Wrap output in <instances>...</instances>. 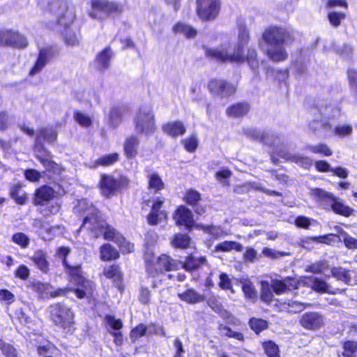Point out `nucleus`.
I'll list each match as a JSON object with an SVG mask.
<instances>
[{
    "label": "nucleus",
    "mask_w": 357,
    "mask_h": 357,
    "mask_svg": "<svg viewBox=\"0 0 357 357\" xmlns=\"http://www.w3.org/2000/svg\"><path fill=\"white\" fill-rule=\"evenodd\" d=\"M268 47L266 54L270 59L279 62L287 59L288 54L284 45H291L295 40L294 32L280 26H271L262 35Z\"/></svg>",
    "instance_id": "1"
},
{
    "label": "nucleus",
    "mask_w": 357,
    "mask_h": 357,
    "mask_svg": "<svg viewBox=\"0 0 357 357\" xmlns=\"http://www.w3.org/2000/svg\"><path fill=\"white\" fill-rule=\"evenodd\" d=\"M70 250L67 247H60L56 251V256L63 261V264L69 269L70 282L77 285L76 289L69 288H59L55 291L48 292L52 298L66 295L68 291H74L79 298H83L88 294H91L93 291V283L91 281L85 279L81 275L79 265L71 266L69 264L66 257L69 255Z\"/></svg>",
    "instance_id": "2"
},
{
    "label": "nucleus",
    "mask_w": 357,
    "mask_h": 357,
    "mask_svg": "<svg viewBox=\"0 0 357 357\" xmlns=\"http://www.w3.org/2000/svg\"><path fill=\"white\" fill-rule=\"evenodd\" d=\"M93 222L89 218L83 220L80 229H86L91 232L94 238L103 235L105 239L116 243L123 252H130L133 250V244L128 242L114 227L107 225L100 218L93 217Z\"/></svg>",
    "instance_id": "3"
},
{
    "label": "nucleus",
    "mask_w": 357,
    "mask_h": 357,
    "mask_svg": "<svg viewBox=\"0 0 357 357\" xmlns=\"http://www.w3.org/2000/svg\"><path fill=\"white\" fill-rule=\"evenodd\" d=\"M313 119L310 121L309 128L315 134L321 136L328 135L331 130L328 121L335 116L338 110L336 107L323 100L311 108Z\"/></svg>",
    "instance_id": "4"
},
{
    "label": "nucleus",
    "mask_w": 357,
    "mask_h": 357,
    "mask_svg": "<svg viewBox=\"0 0 357 357\" xmlns=\"http://www.w3.org/2000/svg\"><path fill=\"white\" fill-rule=\"evenodd\" d=\"M206 54L217 61L231 62H243L245 60L241 46L229 45L221 49H206Z\"/></svg>",
    "instance_id": "5"
},
{
    "label": "nucleus",
    "mask_w": 357,
    "mask_h": 357,
    "mask_svg": "<svg viewBox=\"0 0 357 357\" xmlns=\"http://www.w3.org/2000/svg\"><path fill=\"white\" fill-rule=\"evenodd\" d=\"M135 130L137 133L149 135L155 131L154 115L148 107H142L136 112L134 119Z\"/></svg>",
    "instance_id": "6"
},
{
    "label": "nucleus",
    "mask_w": 357,
    "mask_h": 357,
    "mask_svg": "<svg viewBox=\"0 0 357 357\" xmlns=\"http://www.w3.org/2000/svg\"><path fill=\"white\" fill-rule=\"evenodd\" d=\"M92 10L89 16L93 19H103L109 14H120L123 12V6L115 1L108 0H91Z\"/></svg>",
    "instance_id": "7"
},
{
    "label": "nucleus",
    "mask_w": 357,
    "mask_h": 357,
    "mask_svg": "<svg viewBox=\"0 0 357 357\" xmlns=\"http://www.w3.org/2000/svg\"><path fill=\"white\" fill-rule=\"evenodd\" d=\"M50 309L51 319L56 325L66 328L73 323V313L66 305L56 303L51 305Z\"/></svg>",
    "instance_id": "8"
},
{
    "label": "nucleus",
    "mask_w": 357,
    "mask_h": 357,
    "mask_svg": "<svg viewBox=\"0 0 357 357\" xmlns=\"http://www.w3.org/2000/svg\"><path fill=\"white\" fill-rule=\"evenodd\" d=\"M197 14L202 20H213L220 10V0H197Z\"/></svg>",
    "instance_id": "9"
},
{
    "label": "nucleus",
    "mask_w": 357,
    "mask_h": 357,
    "mask_svg": "<svg viewBox=\"0 0 357 357\" xmlns=\"http://www.w3.org/2000/svg\"><path fill=\"white\" fill-rule=\"evenodd\" d=\"M57 139V132L52 127H43L40 128L36 133L35 142V149L39 153L44 152L48 158L51 157V153L43 146L42 140H45L49 144H53Z\"/></svg>",
    "instance_id": "10"
},
{
    "label": "nucleus",
    "mask_w": 357,
    "mask_h": 357,
    "mask_svg": "<svg viewBox=\"0 0 357 357\" xmlns=\"http://www.w3.org/2000/svg\"><path fill=\"white\" fill-rule=\"evenodd\" d=\"M210 91L220 97H227L233 95L236 91V87L222 79H212L208 83Z\"/></svg>",
    "instance_id": "11"
},
{
    "label": "nucleus",
    "mask_w": 357,
    "mask_h": 357,
    "mask_svg": "<svg viewBox=\"0 0 357 357\" xmlns=\"http://www.w3.org/2000/svg\"><path fill=\"white\" fill-rule=\"evenodd\" d=\"M21 41L22 36L19 31L13 29L0 30V46L20 48Z\"/></svg>",
    "instance_id": "12"
},
{
    "label": "nucleus",
    "mask_w": 357,
    "mask_h": 357,
    "mask_svg": "<svg viewBox=\"0 0 357 357\" xmlns=\"http://www.w3.org/2000/svg\"><path fill=\"white\" fill-rule=\"evenodd\" d=\"M301 325L308 330H317L324 324V317L317 312H306L303 314L300 320Z\"/></svg>",
    "instance_id": "13"
},
{
    "label": "nucleus",
    "mask_w": 357,
    "mask_h": 357,
    "mask_svg": "<svg viewBox=\"0 0 357 357\" xmlns=\"http://www.w3.org/2000/svg\"><path fill=\"white\" fill-rule=\"evenodd\" d=\"M155 259L156 262L153 268V273L174 271L180 266V262L166 255H162Z\"/></svg>",
    "instance_id": "14"
},
{
    "label": "nucleus",
    "mask_w": 357,
    "mask_h": 357,
    "mask_svg": "<svg viewBox=\"0 0 357 357\" xmlns=\"http://www.w3.org/2000/svg\"><path fill=\"white\" fill-rule=\"evenodd\" d=\"M275 151L280 158L295 162L304 168H309L312 164V160L307 156L301 154H293L278 149Z\"/></svg>",
    "instance_id": "15"
},
{
    "label": "nucleus",
    "mask_w": 357,
    "mask_h": 357,
    "mask_svg": "<svg viewBox=\"0 0 357 357\" xmlns=\"http://www.w3.org/2000/svg\"><path fill=\"white\" fill-rule=\"evenodd\" d=\"M52 56V50L46 47L40 50L37 61L34 66L29 71V75L30 77L35 76L39 74L45 68L49 60Z\"/></svg>",
    "instance_id": "16"
},
{
    "label": "nucleus",
    "mask_w": 357,
    "mask_h": 357,
    "mask_svg": "<svg viewBox=\"0 0 357 357\" xmlns=\"http://www.w3.org/2000/svg\"><path fill=\"white\" fill-rule=\"evenodd\" d=\"M312 288L314 291L319 293H327L331 295H336L344 292V289L333 287L322 279L314 278L312 283Z\"/></svg>",
    "instance_id": "17"
},
{
    "label": "nucleus",
    "mask_w": 357,
    "mask_h": 357,
    "mask_svg": "<svg viewBox=\"0 0 357 357\" xmlns=\"http://www.w3.org/2000/svg\"><path fill=\"white\" fill-rule=\"evenodd\" d=\"M100 187L101 193L106 197L114 195L118 190L116 180L108 175L102 176Z\"/></svg>",
    "instance_id": "18"
},
{
    "label": "nucleus",
    "mask_w": 357,
    "mask_h": 357,
    "mask_svg": "<svg viewBox=\"0 0 357 357\" xmlns=\"http://www.w3.org/2000/svg\"><path fill=\"white\" fill-rule=\"evenodd\" d=\"M245 135L255 140H259L266 145H274L275 139H273L274 135L269 132H261L257 129L246 128L244 129Z\"/></svg>",
    "instance_id": "19"
},
{
    "label": "nucleus",
    "mask_w": 357,
    "mask_h": 357,
    "mask_svg": "<svg viewBox=\"0 0 357 357\" xmlns=\"http://www.w3.org/2000/svg\"><path fill=\"white\" fill-rule=\"evenodd\" d=\"M174 219L177 225H184L187 228L191 227L194 223L191 211L183 206L176 210Z\"/></svg>",
    "instance_id": "20"
},
{
    "label": "nucleus",
    "mask_w": 357,
    "mask_h": 357,
    "mask_svg": "<svg viewBox=\"0 0 357 357\" xmlns=\"http://www.w3.org/2000/svg\"><path fill=\"white\" fill-rule=\"evenodd\" d=\"M179 299L188 304L192 305L204 302L206 297L192 288H188L183 292H178L177 294Z\"/></svg>",
    "instance_id": "21"
},
{
    "label": "nucleus",
    "mask_w": 357,
    "mask_h": 357,
    "mask_svg": "<svg viewBox=\"0 0 357 357\" xmlns=\"http://www.w3.org/2000/svg\"><path fill=\"white\" fill-rule=\"evenodd\" d=\"M48 8L56 16L57 23L63 24L62 18L68 10L66 3L63 0H52L48 3Z\"/></svg>",
    "instance_id": "22"
},
{
    "label": "nucleus",
    "mask_w": 357,
    "mask_h": 357,
    "mask_svg": "<svg viewBox=\"0 0 357 357\" xmlns=\"http://www.w3.org/2000/svg\"><path fill=\"white\" fill-rule=\"evenodd\" d=\"M113 56V52L109 47H105L96 56V63L97 69L100 72L105 71L109 66L110 60Z\"/></svg>",
    "instance_id": "23"
},
{
    "label": "nucleus",
    "mask_w": 357,
    "mask_h": 357,
    "mask_svg": "<svg viewBox=\"0 0 357 357\" xmlns=\"http://www.w3.org/2000/svg\"><path fill=\"white\" fill-rule=\"evenodd\" d=\"M77 210L78 212L83 213L86 215L84 220L89 218L92 222H93L92 220L93 217L100 218L97 208H96L87 199H83L80 200L77 206Z\"/></svg>",
    "instance_id": "24"
},
{
    "label": "nucleus",
    "mask_w": 357,
    "mask_h": 357,
    "mask_svg": "<svg viewBox=\"0 0 357 357\" xmlns=\"http://www.w3.org/2000/svg\"><path fill=\"white\" fill-rule=\"evenodd\" d=\"M250 107L248 103L245 102H237L229 107L226 110V114L229 117L238 118L248 113Z\"/></svg>",
    "instance_id": "25"
},
{
    "label": "nucleus",
    "mask_w": 357,
    "mask_h": 357,
    "mask_svg": "<svg viewBox=\"0 0 357 357\" xmlns=\"http://www.w3.org/2000/svg\"><path fill=\"white\" fill-rule=\"evenodd\" d=\"M162 130L165 133L174 137L183 135L186 131L184 124L180 121L168 122L163 126Z\"/></svg>",
    "instance_id": "26"
},
{
    "label": "nucleus",
    "mask_w": 357,
    "mask_h": 357,
    "mask_svg": "<svg viewBox=\"0 0 357 357\" xmlns=\"http://www.w3.org/2000/svg\"><path fill=\"white\" fill-rule=\"evenodd\" d=\"M54 197V190L49 186H43L36 192L35 203L44 205Z\"/></svg>",
    "instance_id": "27"
},
{
    "label": "nucleus",
    "mask_w": 357,
    "mask_h": 357,
    "mask_svg": "<svg viewBox=\"0 0 357 357\" xmlns=\"http://www.w3.org/2000/svg\"><path fill=\"white\" fill-rule=\"evenodd\" d=\"M162 203L163 200L160 199L156 200L153 203L151 212L147 218L150 225H157L162 218H165L166 214L162 211H159Z\"/></svg>",
    "instance_id": "28"
},
{
    "label": "nucleus",
    "mask_w": 357,
    "mask_h": 357,
    "mask_svg": "<svg viewBox=\"0 0 357 357\" xmlns=\"http://www.w3.org/2000/svg\"><path fill=\"white\" fill-rule=\"evenodd\" d=\"M281 310H287L290 313H298L303 310L310 304L300 302L296 300H288L284 303H280Z\"/></svg>",
    "instance_id": "29"
},
{
    "label": "nucleus",
    "mask_w": 357,
    "mask_h": 357,
    "mask_svg": "<svg viewBox=\"0 0 357 357\" xmlns=\"http://www.w3.org/2000/svg\"><path fill=\"white\" fill-rule=\"evenodd\" d=\"M206 259L204 257L197 258L194 256H189L185 262H180V266L188 271H192L197 269L201 265L206 264Z\"/></svg>",
    "instance_id": "30"
},
{
    "label": "nucleus",
    "mask_w": 357,
    "mask_h": 357,
    "mask_svg": "<svg viewBox=\"0 0 357 357\" xmlns=\"http://www.w3.org/2000/svg\"><path fill=\"white\" fill-rule=\"evenodd\" d=\"M331 207L335 213L345 217L350 216L354 212L351 208L345 205L342 200L337 197H335L334 200L331 204Z\"/></svg>",
    "instance_id": "31"
},
{
    "label": "nucleus",
    "mask_w": 357,
    "mask_h": 357,
    "mask_svg": "<svg viewBox=\"0 0 357 357\" xmlns=\"http://www.w3.org/2000/svg\"><path fill=\"white\" fill-rule=\"evenodd\" d=\"M139 139L135 136H131L126 139L124 143V152L127 158H132L137 153V147Z\"/></svg>",
    "instance_id": "32"
},
{
    "label": "nucleus",
    "mask_w": 357,
    "mask_h": 357,
    "mask_svg": "<svg viewBox=\"0 0 357 357\" xmlns=\"http://www.w3.org/2000/svg\"><path fill=\"white\" fill-rule=\"evenodd\" d=\"M174 33L183 34L188 38H193L197 36V31L192 26L182 22H178L172 29Z\"/></svg>",
    "instance_id": "33"
},
{
    "label": "nucleus",
    "mask_w": 357,
    "mask_h": 357,
    "mask_svg": "<svg viewBox=\"0 0 357 357\" xmlns=\"http://www.w3.org/2000/svg\"><path fill=\"white\" fill-rule=\"evenodd\" d=\"M243 249V245L236 241H225L215 245V250L217 252H230L235 250L237 252H241Z\"/></svg>",
    "instance_id": "34"
},
{
    "label": "nucleus",
    "mask_w": 357,
    "mask_h": 357,
    "mask_svg": "<svg viewBox=\"0 0 357 357\" xmlns=\"http://www.w3.org/2000/svg\"><path fill=\"white\" fill-rule=\"evenodd\" d=\"M31 259L42 271L46 273L49 270V263L47 261L45 254L43 251L38 250L36 252L33 256L31 257Z\"/></svg>",
    "instance_id": "35"
},
{
    "label": "nucleus",
    "mask_w": 357,
    "mask_h": 357,
    "mask_svg": "<svg viewBox=\"0 0 357 357\" xmlns=\"http://www.w3.org/2000/svg\"><path fill=\"white\" fill-rule=\"evenodd\" d=\"M311 195L318 199L319 201L325 202L331 205L334 200L335 196L331 192L324 190L321 188H314L311 190Z\"/></svg>",
    "instance_id": "36"
},
{
    "label": "nucleus",
    "mask_w": 357,
    "mask_h": 357,
    "mask_svg": "<svg viewBox=\"0 0 357 357\" xmlns=\"http://www.w3.org/2000/svg\"><path fill=\"white\" fill-rule=\"evenodd\" d=\"M100 258L103 261H108L117 259L119 257V252L109 244H104L100 249Z\"/></svg>",
    "instance_id": "37"
},
{
    "label": "nucleus",
    "mask_w": 357,
    "mask_h": 357,
    "mask_svg": "<svg viewBox=\"0 0 357 357\" xmlns=\"http://www.w3.org/2000/svg\"><path fill=\"white\" fill-rule=\"evenodd\" d=\"M103 273L107 278L113 279L116 285H119L121 282V273L119 266L112 265L107 266L104 268Z\"/></svg>",
    "instance_id": "38"
},
{
    "label": "nucleus",
    "mask_w": 357,
    "mask_h": 357,
    "mask_svg": "<svg viewBox=\"0 0 357 357\" xmlns=\"http://www.w3.org/2000/svg\"><path fill=\"white\" fill-rule=\"evenodd\" d=\"M332 276L339 281L349 284L351 282V275L349 271H347L342 267H333L331 269Z\"/></svg>",
    "instance_id": "39"
},
{
    "label": "nucleus",
    "mask_w": 357,
    "mask_h": 357,
    "mask_svg": "<svg viewBox=\"0 0 357 357\" xmlns=\"http://www.w3.org/2000/svg\"><path fill=\"white\" fill-rule=\"evenodd\" d=\"M147 177L149 179V189L157 192L164 188V183L158 174L151 173Z\"/></svg>",
    "instance_id": "40"
},
{
    "label": "nucleus",
    "mask_w": 357,
    "mask_h": 357,
    "mask_svg": "<svg viewBox=\"0 0 357 357\" xmlns=\"http://www.w3.org/2000/svg\"><path fill=\"white\" fill-rule=\"evenodd\" d=\"M218 328L220 331L221 335H225L228 337H233L234 339L241 341L243 340L244 339L243 333L240 332L234 331L229 327L222 324H219Z\"/></svg>",
    "instance_id": "41"
},
{
    "label": "nucleus",
    "mask_w": 357,
    "mask_h": 357,
    "mask_svg": "<svg viewBox=\"0 0 357 357\" xmlns=\"http://www.w3.org/2000/svg\"><path fill=\"white\" fill-rule=\"evenodd\" d=\"M190 241V238L188 235L178 234L174 236L171 243L175 248H186L189 246Z\"/></svg>",
    "instance_id": "42"
},
{
    "label": "nucleus",
    "mask_w": 357,
    "mask_h": 357,
    "mask_svg": "<svg viewBox=\"0 0 357 357\" xmlns=\"http://www.w3.org/2000/svg\"><path fill=\"white\" fill-rule=\"evenodd\" d=\"M329 266L327 261L321 260L316 261L306 267V271L313 273H324V271L328 269Z\"/></svg>",
    "instance_id": "43"
},
{
    "label": "nucleus",
    "mask_w": 357,
    "mask_h": 357,
    "mask_svg": "<svg viewBox=\"0 0 357 357\" xmlns=\"http://www.w3.org/2000/svg\"><path fill=\"white\" fill-rule=\"evenodd\" d=\"M73 117L76 122L82 127L88 128L92 124L91 118L88 114L80 111L75 112Z\"/></svg>",
    "instance_id": "44"
},
{
    "label": "nucleus",
    "mask_w": 357,
    "mask_h": 357,
    "mask_svg": "<svg viewBox=\"0 0 357 357\" xmlns=\"http://www.w3.org/2000/svg\"><path fill=\"white\" fill-rule=\"evenodd\" d=\"M249 325L256 333H259L268 327V323L266 320L255 317L250 319Z\"/></svg>",
    "instance_id": "45"
},
{
    "label": "nucleus",
    "mask_w": 357,
    "mask_h": 357,
    "mask_svg": "<svg viewBox=\"0 0 357 357\" xmlns=\"http://www.w3.org/2000/svg\"><path fill=\"white\" fill-rule=\"evenodd\" d=\"M119 160V154L116 153L103 155L96 161V166H109Z\"/></svg>",
    "instance_id": "46"
},
{
    "label": "nucleus",
    "mask_w": 357,
    "mask_h": 357,
    "mask_svg": "<svg viewBox=\"0 0 357 357\" xmlns=\"http://www.w3.org/2000/svg\"><path fill=\"white\" fill-rule=\"evenodd\" d=\"M15 119L6 112H0V131H4L10 128L15 123Z\"/></svg>",
    "instance_id": "47"
},
{
    "label": "nucleus",
    "mask_w": 357,
    "mask_h": 357,
    "mask_svg": "<svg viewBox=\"0 0 357 357\" xmlns=\"http://www.w3.org/2000/svg\"><path fill=\"white\" fill-rule=\"evenodd\" d=\"M272 291L273 290L271 285H270L268 282H262L261 294V300L266 303L271 302L273 298V294Z\"/></svg>",
    "instance_id": "48"
},
{
    "label": "nucleus",
    "mask_w": 357,
    "mask_h": 357,
    "mask_svg": "<svg viewBox=\"0 0 357 357\" xmlns=\"http://www.w3.org/2000/svg\"><path fill=\"white\" fill-rule=\"evenodd\" d=\"M263 347L266 354L268 357H280L279 348L273 342L268 341L264 342Z\"/></svg>",
    "instance_id": "49"
},
{
    "label": "nucleus",
    "mask_w": 357,
    "mask_h": 357,
    "mask_svg": "<svg viewBox=\"0 0 357 357\" xmlns=\"http://www.w3.org/2000/svg\"><path fill=\"white\" fill-rule=\"evenodd\" d=\"M238 43L237 46H241V50L243 52L244 47L247 45L249 40V33L245 26L240 25L238 28Z\"/></svg>",
    "instance_id": "50"
},
{
    "label": "nucleus",
    "mask_w": 357,
    "mask_h": 357,
    "mask_svg": "<svg viewBox=\"0 0 357 357\" xmlns=\"http://www.w3.org/2000/svg\"><path fill=\"white\" fill-rule=\"evenodd\" d=\"M332 236V235L328 236H320L317 237H306L305 238L301 239L300 241V245L305 248H307V245L310 242H316L320 243H328V241Z\"/></svg>",
    "instance_id": "51"
},
{
    "label": "nucleus",
    "mask_w": 357,
    "mask_h": 357,
    "mask_svg": "<svg viewBox=\"0 0 357 357\" xmlns=\"http://www.w3.org/2000/svg\"><path fill=\"white\" fill-rule=\"evenodd\" d=\"M307 149L314 153H321L325 156H330L333 152L330 148L325 144H319L318 145H309Z\"/></svg>",
    "instance_id": "52"
},
{
    "label": "nucleus",
    "mask_w": 357,
    "mask_h": 357,
    "mask_svg": "<svg viewBox=\"0 0 357 357\" xmlns=\"http://www.w3.org/2000/svg\"><path fill=\"white\" fill-rule=\"evenodd\" d=\"M204 233L211 235L213 237L218 238L226 235V233L221 227L210 225L203 226Z\"/></svg>",
    "instance_id": "53"
},
{
    "label": "nucleus",
    "mask_w": 357,
    "mask_h": 357,
    "mask_svg": "<svg viewBox=\"0 0 357 357\" xmlns=\"http://www.w3.org/2000/svg\"><path fill=\"white\" fill-rule=\"evenodd\" d=\"M65 42L71 46H75L79 43V37L70 28L66 29L64 33Z\"/></svg>",
    "instance_id": "54"
},
{
    "label": "nucleus",
    "mask_w": 357,
    "mask_h": 357,
    "mask_svg": "<svg viewBox=\"0 0 357 357\" xmlns=\"http://www.w3.org/2000/svg\"><path fill=\"white\" fill-rule=\"evenodd\" d=\"M219 279L218 286L220 289L223 290H230L231 292H234L231 280L227 273H221L219 275Z\"/></svg>",
    "instance_id": "55"
},
{
    "label": "nucleus",
    "mask_w": 357,
    "mask_h": 357,
    "mask_svg": "<svg viewBox=\"0 0 357 357\" xmlns=\"http://www.w3.org/2000/svg\"><path fill=\"white\" fill-rule=\"evenodd\" d=\"M41 155H37V158L40 162L43 165L47 171L54 172L58 169V165L54 161L50 158H45L44 156H47L44 152Z\"/></svg>",
    "instance_id": "56"
},
{
    "label": "nucleus",
    "mask_w": 357,
    "mask_h": 357,
    "mask_svg": "<svg viewBox=\"0 0 357 357\" xmlns=\"http://www.w3.org/2000/svg\"><path fill=\"white\" fill-rule=\"evenodd\" d=\"M185 199L188 204L195 206L198 204L199 201L201 199V195L197 191L190 190L186 192Z\"/></svg>",
    "instance_id": "57"
},
{
    "label": "nucleus",
    "mask_w": 357,
    "mask_h": 357,
    "mask_svg": "<svg viewBox=\"0 0 357 357\" xmlns=\"http://www.w3.org/2000/svg\"><path fill=\"white\" fill-rule=\"evenodd\" d=\"M158 257H155L152 252L146 251L144 254V260L146 263V268L149 273L153 275V268Z\"/></svg>",
    "instance_id": "58"
},
{
    "label": "nucleus",
    "mask_w": 357,
    "mask_h": 357,
    "mask_svg": "<svg viewBox=\"0 0 357 357\" xmlns=\"http://www.w3.org/2000/svg\"><path fill=\"white\" fill-rule=\"evenodd\" d=\"M347 74L349 86L351 91L357 96V70L349 69Z\"/></svg>",
    "instance_id": "59"
},
{
    "label": "nucleus",
    "mask_w": 357,
    "mask_h": 357,
    "mask_svg": "<svg viewBox=\"0 0 357 357\" xmlns=\"http://www.w3.org/2000/svg\"><path fill=\"white\" fill-rule=\"evenodd\" d=\"M218 314L229 324L237 325L238 323V320L234 317V316L231 312L225 309H220L218 311Z\"/></svg>",
    "instance_id": "60"
},
{
    "label": "nucleus",
    "mask_w": 357,
    "mask_h": 357,
    "mask_svg": "<svg viewBox=\"0 0 357 357\" xmlns=\"http://www.w3.org/2000/svg\"><path fill=\"white\" fill-rule=\"evenodd\" d=\"M353 132L351 125L337 126L334 129V133L340 137L350 135Z\"/></svg>",
    "instance_id": "61"
},
{
    "label": "nucleus",
    "mask_w": 357,
    "mask_h": 357,
    "mask_svg": "<svg viewBox=\"0 0 357 357\" xmlns=\"http://www.w3.org/2000/svg\"><path fill=\"white\" fill-rule=\"evenodd\" d=\"M343 356L351 357L357 349V342L354 341H347L344 343Z\"/></svg>",
    "instance_id": "62"
},
{
    "label": "nucleus",
    "mask_w": 357,
    "mask_h": 357,
    "mask_svg": "<svg viewBox=\"0 0 357 357\" xmlns=\"http://www.w3.org/2000/svg\"><path fill=\"white\" fill-rule=\"evenodd\" d=\"M345 17V15L342 13H336V12H331L329 13L328 15V20L330 21V23L333 26H338L340 23L341 20L344 19Z\"/></svg>",
    "instance_id": "63"
},
{
    "label": "nucleus",
    "mask_w": 357,
    "mask_h": 357,
    "mask_svg": "<svg viewBox=\"0 0 357 357\" xmlns=\"http://www.w3.org/2000/svg\"><path fill=\"white\" fill-rule=\"evenodd\" d=\"M123 109L120 107H113L110 112V119L112 123L117 126L121 121Z\"/></svg>",
    "instance_id": "64"
}]
</instances>
